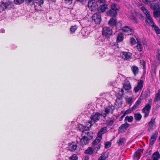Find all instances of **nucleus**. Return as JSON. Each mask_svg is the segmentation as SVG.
Listing matches in <instances>:
<instances>
[{
    "mask_svg": "<svg viewBox=\"0 0 160 160\" xmlns=\"http://www.w3.org/2000/svg\"><path fill=\"white\" fill-rule=\"evenodd\" d=\"M83 128L81 138H77L76 141L78 142H80L81 145H86L88 143L89 141L93 138V134L92 132H89L88 130L89 129L87 128L86 127L82 126Z\"/></svg>",
    "mask_w": 160,
    "mask_h": 160,
    "instance_id": "nucleus-1",
    "label": "nucleus"
},
{
    "mask_svg": "<svg viewBox=\"0 0 160 160\" xmlns=\"http://www.w3.org/2000/svg\"><path fill=\"white\" fill-rule=\"evenodd\" d=\"M101 116V114H100L97 112L93 113L91 117V121H88L87 123V125L85 126L87 127V128L89 129L92 125V122H97L99 120Z\"/></svg>",
    "mask_w": 160,
    "mask_h": 160,
    "instance_id": "nucleus-2",
    "label": "nucleus"
},
{
    "mask_svg": "<svg viewBox=\"0 0 160 160\" xmlns=\"http://www.w3.org/2000/svg\"><path fill=\"white\" fill-rule=\"evenodd\" d=\"M152 99H149L148 103L142 109V112L144 113V118L147 117L149 115L152 105Z\"/></svg>",
    "mask_w": 160,
    "mask_h": 160,
    "instance_id": "nucleus-3",
    "label": "nucleus"
},
{
    "mask_svg": "<svg viewBox=\"0 0 160 160\" xmlns=\"http://www.w3.org/2000/svg\"><path fill=\"white\" fill-rule=\"evenodd\" d=\"M141 9L146 15L147 17L146 22H148L151 26H152L153 24H154L155 23L153 22V20L149 12L144 7H142Z\"/></svg>",
    "mask_w": 160,
    "mask_h": 160,
    "instance_id": "nucleus-4",
    "label": "nucleus"
},
{
    "mask_svg": "<svg viewBox=\"0 0 160 160\" xmlns=\"http://www.w3.org/2000/svg\"><path fill=\"white\" fill-rule=\"evenodd\" d=\"M102 139L101 138L97 136L92 142V147L94 151H96V153H97V151L99 150L100 148L101 144L100 142Z\"/></svg>",
    "mask_w": 160,
    "mask_h": 160,
    "instance_id": "nucleus-5",
    "label": "nucleus"
},
{
    "mask_svg": "<svg viewBox=\"0 0 160 160\" xmlns=\"http://www.w3.org/2000/svg\"><path fill=\"white\" fill-rule=\"evenodd\" d=\"M114 109V107L112 105H110L106 107L105 108L104 110H103L102 111V116H103L104 117H105L107 115L112 114Z\"/></svg>",
    "mask_w": 160,
    "mask_h": 160,
    "instance_id": "nucleus-6",
    "label": "nucleus"
},
{
    "mask_svg": "<svg viewBox=\"0 0 160 160\" xmlns=\"http://www.w3.org/2000/svg\"><path fill=\"white\" fill-rule=\"evenodd\" d=\"M88 7L91 11L95 12L98 9V5L94 0H91L88 2Z\"/></svg>",
    "mask_w": 160,
    "mask_h": 160,
    "instance_id": "nucleus-7",
    "label": "nucleus"
},
{
    "mask_svg": "<svg viewBox=\"0 0 160 160\" xmlns=\"http://www.w3.org/2000/svg\"><path fill=\"white\" fill-rule=\"evenodd\" d=\"M143 86V81L142 80H139L138 81L137 86L134 88V91L135 93H137L139 91H141Z\"/></svg>",
    "mask_w": 160,
    "mask_h": 160,
    "instance_id": "nucleus-8",
    "label": "nucleus"
},
{
    "mask_svg": "<svg viewBox=\"0 0 160 160\" xmlns=\"http://www.w3.org/2000/svg\"><path fill=\"white\" fill-rule=\"evenodd\" d=\"M92 19L95 23H99L101 20L100 13L99 12H97L94 14L92 16Z\"/></svg>",
    "mask_w": 160,
    "mask_h": 160,
    "instance_id": "nucleus-9",
    "label": "nucleus"
},
{
    "mask_svg": "<svg viewBox=\"0 0 160 160\" xmlns=\"http://www.w3.org/2000/svg\"><path fill=\"white\" fill-rule=\"evenodd\" d=\"M112 31L110 28L105 27L103 28L102 34L103 35L107 37H109L112 34Z\"/></svg>",
    "mask_w": 160,
    "mask_h": 160,
    "instance_id": "nucleus-10",
    "label": "nucleus"
},
{
    "mask_svg": "<svg viewBox=\"0 0 160 160\" xmlns=\"http://www.w3.org/2000/svg\"><path fill=\"white\" fill-rule=\"evenodd\" d=\"M132 54L130 52H122L121 54V56L124 60H129L131 58Z\"/></svg>",
    "mask_w": 160,
    "mask_h": 160,
    "instance_id": "nucleus-11",
    "label": "nucleus"
},
{
    "mask_svg": "<svg viewBox=\"0 0 160 160\" xmlns=\"http://www.w3.org/2000/svg\"><path fill=\"white\" fill-rule=\"evenodd\" d=\"M129 126V124L127 123H125L124 124H122L119 128V132L120 133H123L125 132Z\"/></svg>",
    "mask_w": 160,
    "mask_h": 160,
    "instance_id": "nucleus-12",
    "label": "nucleus"
},
{
    "mask_svg": "<svg viewBox=\"0 0 160 160\" xmlns=\"http://www.w3.org/2000/svg\"><path fill=\"white\" fill-rule=\"evenodd\" d=\"M128 17L135 23L138 22L136 14L135 13L129 12L128 14Z\"/></svg>",
    "mask_w": 160,
    "mask_h": 160,
    "instance_id": "nucleus-13",
    "label": "nucleus"
},
{
    "mask_svg": "<svg viewBox=\"0 0 160 160\" xmlns=\"http://www.w3.org/2000/svg\"><path fill=\"white\" fill-rule=\"evenodd\" d=\"M155 123V119L154 118H152L151 121L148 122V130L149 131L152 130L153 129L154 125Z\"/></svg>",
    "mask_w": 160,
    "mask_h": 160,
    "instance_id": "nucleus-14",
    "label": "nucleus"
},
{
    "mask_svg": "<svg viewBox=\"0 0 160 160\" xmlns=\"http://www.w3.org/2000/svg\"><path fill=\"white\" fill-rule=\"evenodd\" d=\"M77 148V145L75 142H72L68 144V149L71 151H74Z\"/></svg>",
    "mask_w": 160,
    "mask_h": 160,
    "instance_id": "nucleus-15",
    "label": "nucleus"
},
{
    "mask_svg": "<svg viewBox=\"0 0 160 160\" xmlns=\"http://www.w3.org/2000/svg\"><path fill=\"white\" fill-rule=\"evenodd\" d=\"M115 121V119L113 118H109L106 120L105 124L108 126H111Z\"/></svg>",
    "mask_w": 160,
    "mask_h": 160,
    "instance_id": "nucleus-16",
    "label": "nucleus"
},
{
    "mask_svg": "<svg viewBox=\"0 0 160 160\" xmlns=\"http://www.w3.org/2000/svg\"><path fill=\"white\" fill-rule=\"evenodd\" d=\"M122 103V98L121 95H118L116 101V105L120 107Z\"/></svg>",
    "mask_w": 160,
    "mask_h": 160,
    "instance_id": "nucleus-17",
    "label": "nucleus"
},
{
    "mask_svg": "<svg viewBox=\"0 0 160 160\" xmlns=\"http://www.w3.org/2000/svg\"><path fill=\"white\" fill-rule=\"evenodd\" d=\"M122 31L127 33L128 35L131 34L133 32V30L128 27L125 26L122 29Z\"/></svg>",
    "mask_w": 160,
    "mask_h": 160,
    "instance_id": "nucleus-18",
    "label": "nucleus"
},
{
    "mask_svg": "<svg viewBox=\"0 0 160 160\" xmlns=\"http://www.w3.org/2000/svg\"><path fill=\"white\" fill-rule=\"evenodd\" d=\"M108 8V5L107 4H103L98 8V10L101 12H104Z\"/></svg>",
    "mask_w": 160,
    "mask_h": 160,
    "instance_id": "nucleus-19",
    "label": "nucleus"
},
{
    "mask_svg": "<svg viewBox=\"0 0 160 160\" xmlns=\"http://www.w3.org/2000/svg\"><path fill=\"white\" fill-rule=\"evenodd\" d=\"M107 131V127H104L102 128L98 133V137L102 138V135L105 133Z\"/></svg>",
    "mask_w": 160,
    "mask_h": 160,
    "instance_id": "nucleus-20",
    "label": "nucleus"
},
{
    "mask_svg": "<svg viewBox=\"0 0 160 160\" xmlns=\"http://www.w3.org/2000/svg\"><path fill=\"white\" fill-rule=\"evenodd\" d=\"M142 99L140 98L138 99V100L135 103L133 106L132 108V110L136 109L139 106L141 102Z\"/></svg>",
    "mask_w": 160,
    "mask_h": 160,
    "instance_id": "nucleus-21",
    "label": "nucleus"
},
{
    "mask_svg": "<svg viewBox=\"0 0 160 160\" xmlns=\"http://www.w3.org/2000/svg\"><path fill=\"white\" fill-rule=\"evenodd\" d=\"M111 8L116 12L119 10L120 8V6L115 3H112L111 5Z\"/></svg>",
    "mask_w": 160,
    "mask_h": 160,
    "instance_id": "nucleus-22",
    "label": "nucleus"
},
{
    "mask_svg": "<svg viewBox=\"0 0 160 160\" xmlns=\"http://www.w3.org/2000/svg\"><path fill=\"white\" fill-rule=\"evenodd\" d=\"M93 152L96 153V151H94L92 146L91 147L88 148L85 151V153L91 155Z\"/></svg>",
    "mask_w": 160,
    "mask_h": 160,
    "instance_id": "nucleus-23",
    "label": "nucleus"
},
{
    "mask_svg": "<svg viewBox=\"0 0 160 160\" xmlns=\"http://www.w3.org/2000/svg\"><path fill=\"white\" fill-rule=\"evenodd\" d=\"M131 69L133 73L135 76L138 74L139 72V68L138 67L135 66H133L131 67Z\"/></svg>",
    "mask_w": 160,
    "mask_h": 160,
    "instance_id": "nucleus-24",
    "label": "nucleus"
},
{
    "mask_svg": "<svg viewBox=\"0 0 160 160\" xmlns=\"http://www.w3.org/2000/svg\"><path fill=\"white\" fill-rule=\"evenodd\" d=\"M151 8L152 9L157 10L160 9V5L156 3H152L150 5Z\"/></svg>",
    "mask_w": 160,
    "mask_h": 160,
    "instance_id": "nucleus-25",
    "label": "nucleus"
},
{
    "mask_svg": "<svg viewBox=\"0 0 160 160\" xmlns=\"http://www.w3.org/2000/svg\"><path fill=\"white\" fill-rule=\"evenodd\" d=\"M107 14L108 16L115 17L117 14V12L116 11L111 9L107 12Z\"/></svg>",
    "mask_w": 160,
    "mask_h": 160,
    "instance_id": "nucleus-26",
    "label": "nucleus"
},
{
    "mask_svg": "<svg viewBox=\"0 0 160 160\" xmlns=\"http://www.w3.org/2000/svg\"><path fill=\"white\" fill-rule=\"evenodd\" d=\"M117 23L116 19L115 17L111 18L108 22V24L110 26L115 25Z\"/></svg>",
    "mask_w": 160,
    "mask_h": 160,
    "instance_id": "nucleus-27",
    "label": "nucleus"
},
{
    "mask_svg": "<svg viewBox=\"0 0 160 160\" xmlns=\"http://www.w3.org/2000/svg\"><path fill=\"white\" fill-rule=\"evenodd\" d=\"M89 34V32L87 30L84 29H82L81 34L82 36V38H85L87 37L88 36Z\"/></svg>",
    "mask_w": 160,
    "mask_h": 160,
    "instance_id": "nucleus-28",
    "label": "nucleus"
},
{
    "mask_svg": "<svg viewBox=\"0 0 160 160\" xmlns=\"http://www.w3.org/2000/svg\"><path fill=\"white\" fill-rule=\"evenodd\" d=\"M142 151L141 150H138L135 152L134 154V157L135 159L139 158L141 156Z\"/></svg>",
    "mask_w": 160,
    "mask_h": 160,
    "instance_id": "nucleus-29",
    "label": "nucleus"
},
{
    "mask_svg": "<svg viewBox=\"0 0 160 160\" xmlns=\"http://www.w3.org/2000/svg\"><path fill=\"white\" fill-rule=\"evenodd\" d=\"M157 34H160V29L155 24L151 26Z\"/></svg>",
    "mask_w": 160,
    "mask_h": 160,
    "instance_id": "nucleus-30",
    "label": "nucleus"
},
{
    "mask_svg": "<svg viewBox=\"0 0 160 160\" xmlns=\"http://www.w3.org/2000/svg\"><path fill=\"white\" fill-rule=\"evenodd\" d=\"M123 87L124 89L126 90H129L131 88V86L129 81H127L126 82L123 84Z\"/></svg>",
    "mask_w": 160,
    "mask_h": 160,
    "instance_id": "nucleus-31",
    "label": "nucleus"
},
{
    "mask_svg": "<svg viewBox=\"0 0 160 160\" xmlns=\"http://www.w3.org/2000/svg\"><path fill=\"white\" fill-rule=\"evenodd\" d=\"M160 158V154L158 152H155L153 155V160H159L158 159Z\"/></svg>",
    "mask_w": 160,
    "mask_h": 160,
    "instance_id": "nucleus-32",
    "label": "nucleus"
},
{
    "mask_svg": "<svg viewBox=\"0 0 160 160\" xmlns=\"http://www.w3.org/2000/svg\"><path fill=\"white\" fill-rule=\"evenodd\" d=\"M5 3L6 6V8L10 9L13 7V3L12 2L8 1Z\"/></svg>",
    "mask_w": 160,
    "mask_h": 160,
    "instance_id": "nucleus-33",
    "label": "nucleus"
},
{
    "mask_svg": "<svg viewBox=\"0 0 160 160\" xmlns=\"http://www.w3.org/2000/svg\"><path fill=\"white\" fill-rule=\"evenodd\" d=\"M137 48L138 51L141 52L142 50V47L141 45L140 42L137 39Z\"/></svg>",
    "mask_w": 160,
    "mask_h": 160,
    "instance_id": "nucleus-34",
    "label": "nucleus"
},
{
    "mask_svg": "<svg viewBox=\"0 0 160 160\" xmlns=\"http://www.w3.org/2000/svg\"><path fill=\"white\" fill-rule=\"evenodd\" d=\"M134 117L137 121H139L142 118L141 114L139 113H136L134 114Z\"/></svg>",
    "mask_w": 160,
    "mask_h": 160,
    "instance_id": "nucleus-35",
    "label": "nucleus"
},
{
    "mask_svg": "<svg viewBox=\"0 0 160 160\" xmlns=\"http://www.w3.org/2000/svg\"><path fill=\"white\" fill-rule=\"evenodd\" d=\"M123 37L122 34L120 33L118 34L117 38V42H120L123 41Z\"/></svg>",
    "mask_w": 160,
    "mask_h": 160,
    "instance_id": "nucleus-36",
    "label": "nucleus"
},
{
    "mask_svg": "<svg viewBox=\"0 0 160 160\" xmlns=\"http://www.w3.org/2000/svg\"><path fill=\"white\" fill-rule=\"evenodd\" d=\"M160 100V89L159 90L158 93L155 95L154 101L157 102Z\"/></svg>",
    "mask_w": 160,
    "mask_h": 160,
    "instance_id": "nucleus-37",
    "label": "nucleus"
},
{
    "mask_svg": "<svg viewBox=\"0 0 160 160\" xmlns=\"http://www.w3.org/2000/svg\"><path fill=\"white\" fill-rule=\"evenodd\" d=\"M125 141V139L124 138H120L117 141V143L119 145H121L124 143Z\"/></svg>",
    "mask_w": 160,
    "mask_h": 160,
    "instance_id": "nucleus-38",
    "label": "nucleus"
},
{
    "mask_svg": "<svg viewBox=\"0 0 160 160\" xmlns=\"http://www.w3.org/2000/svg\"><path fill=\"white\" fill-rule=\"evenodd\" d=\"M25 2L28 5L32 6L33 5L35 2L34 0H24Z\"/></svg>",
    "mask_w": 160,
    "mask_h": 160,
    "instance_id": "nucleus-39",
    "label": "nucleus"
},
{
    "mask_svg": "<svg viewBox=\"0 0 160 160\" xmlns=\"http://www.w3.org/2000/svg\"><path fill=\"white\" fill-rule=\"evenodd\" d=\"M77 27L76 25L71 26L70 28V33L72 34L77 29Z\"/></svg>",
    "mask_w": 160,
    "mask_h": 160,
    "instance_id": "nucleus-40",
    "label": "nucleus"
},
{
    "mask_svg": "<svg viewBox=\"0 0 160 160\" xmlns=\"http://www.w3.org/2000/svg\"><path fill=\"white\" fill-rule=\"evenodd\" d=\"M153 14L155 17H160V9L159 10H155L153 12Z\"/></svg>",
    "mask_w": 160,
    "mask_h": 160,
    "instance_id": "nucleus-41",
    "label": "nucleus"
},
{
    "mask_svg": "<svg viewBox=\"0 0 160 160\" xmlns=\"http://www.w3.org/2000/svg\"><path fill=\"white\" fill-rule=\"evenodd\" d=\"M24 0H14V3L16 5H19L23 3Z\"/></svg>",
    "mask_w": 160,
    "mask_h": 160,
    "instance_id": "nucleus-42",
    "label": "nucleus"
},
{
    "mask_svg": "<svg viewBox=\"0 0 160 160\" xmlns=\"http://www.w3.org/2000/svg\"><path fill=\"white\" fill-rule=\"evenodd\" d=\"M78 157L76 154H73L71 157H70L69 160H78Z\"/></svg>",
    "mask_w": 160,
    "mask_h": 160,
    "instance_id": "nucleus-43",
    "label": "nucleus"
},
{
    "mask_svg": "<svg viewBox=\"0 0 160 160\" xmlns=\"http://www.w3.org/2000/svg\"><path fill=\"white\" fill-rule=\"evenodd\" d=\"M133 118L132 116H127L125 118V120L128 121L129 122H131L133 120Z\"/></svg>",
    "mask_w": 160,
    "mask_h": 160,
    "instance_id": "nucleus-44",
    "label": "nucleus"
},
{
    "mask_svg": "<svg viewBox=\"0 0 160 160\" xmlns=\"http://www.w3.org/2000/svg\"><path fill=\"white\" fill-rule=\"evenodd\" d=\"M6 8V6L5 3H1L0 4V9L2 10H4Z\"/></svg>",
    "mask_w": 160,
    "mask_h": 160,
    "instance_id": "nucleus-45",
    "label": "nucleus"
},
{
    "mask_svg": "<svg viewBox=\"0 0 160 160\" xmlns=\"http://www.w3.org/2000/svg\"><path fill=\"white\" fill-rule=\"evenodd\" d=\"M36 3L38 5V6L42 4L44 2V0H34Z\"/></svg>",
    "mask_w": 160,
    "mask_h": 160,
    "instance_id": "nucleus-46",
    "label": "nucleus"
},
{
    "mask_svg": "<svg viewBox=\"0 0 160 160\" xmlns=\"http://www.w3.org/2000/svg\"><path fill=\"white\" fill-rule=\"evenodd\" d=\"M128 104H131L132 102V98L130 97L125 98Z\"/></svg>",
    "mask_w": 160,
    "mask_h": 160,
    "instance_id": "nucleus-47",
    "label": "nucleus"
},
{
    "mask_svg": "<svg viewBox=\"0 0 160 160\" xmlns=\"http://www.w3.org/2000/svg\"><path fill=\"white\" fill-rule=\"evenodd\" d=\"M105 148H109L111 145V143L110 142H106L105 144Z\"/></svg>",
    "mask_w": 160,
    "mask_h": 160,
    "instance_id": "nucleus-48",
    "label": "nucleus"
},
{
    "mask_svg": "<svg viewBox=\"0 0 160 160\" xmlns=\"http://www.w3.org/2000/svg\"><path fill=\"white\" fill-rule=\"evenodd\" d=\"M106 157L104 155H101L98 159V160H106Z\"/></svg>",
    "mask_w": 160,
    "mask_h": 160,
    "instance_id": "nucleus-49",
    "label": "nucleus"
},
{
    "mask_svg": "<svg viewBox=\"0 0 160 160\" xmlns=\"http://www.w3.org/2000/svg\"><path fill=\"white\" fill-rule=\"evenodd\" d=\"M113 91L115 92L117 94L118 93H120L119 92H120V89L118 88H114L113 89Z\"/></svg>",
    "mask_w": 160,
    "mask_h": 160,
    "instance_id": "nucleus-50",
    "label": "nucleus"
},
{
    "mask_svg": "<svg viewBox=\"0 0 160 160\" xmlns=\"http://www.w3.org/2000/svg\"><path fill=\"white\" fill-rule=\"evenodd\" d=\"M131 43L132 44H134L136 43V42L135 39L132 38H131Z\"/></svg>",
    "mask_w": 160,
    "mask_h": 160,
    "instance_id": "nucleus-51",
    "label": "nucleus"
},
{
    "mask_svg": "<svg viewBox=\"0 0 160 160\" xmlns=\"http://www.w3.org/2000/svg\"><path fill=\"white\" fill-rule=\"evenodd\" d=\"M157 57L159 61L160 60V51L159 50H158L157 52Z\"/></svg>",
    "mask_w": 160,
    "mask_h": 160,
    "instance_id": "nucleus-52",
    "label": "nucleus"
},
{
    "mask_svg": "<svg viewBox=\"0 0 160 160\" xmlns=\"http://www.w3.org/2000/svg\"><path fill=\"white\" fill-rule=\"evenodd\" d=\"M142 2L146 4H149L150 2L148 0H142Z\"/></svg>",
    "mask_w": 160,
    "mask_h": 160,
    "instance_id": "nucleus-53",
    "label": "nucleus"
},
{
    "mask_svg": "<svg viewBox=\"0 0 160 160\" xmlns=\"http://www.w3.org/2000/svg\"><path fill=\"white\" fill-rule=\"evenodd\" d=\"M98 2L100 3H102L103 4H105V3L106 2V0H98Z\"/></svg>",
    "mask_w": 160,
    "mask_h": 160,
    "instance_id": "nucleus-54",
    "label": "nucleus"
},
{
    "mask_svg": "<svg viewBox=\"0 0 160 160\" xmlns=\"http://www.w3.org/2000/svg\"><path fill=\"white\" fill-rule=\"evenodd\" d=\"M80 2H81L83 4H84L87 2V0H76Z\"/></svg>",
    "mask_w": 160,
    "mask_h": 160,
    "instance_id": "nucleus-55",
    "label": "nucleus"
},
{
    "mask_svg": "<svg viewBox=\"0 0 160 160\" xmlns=\"http://www.w3.org/2000/svg\"><path fill=\"white\" fill-rule=\"evenodd\" d=\"M155 140H156V139H154V138H151L150 140V143L151 144L155 142Z\"/></svg>",
    "mask_w": 160,
    "mask_h": 160,
    "instance_id": "nucleus-56",
    "label": "nucleus"
},
{
    "mask_svg": "<svg viewBox=\"0 0 160 160\" xmlns=\"http://www.w3.org/2000/svg\"><path fill=\"white\" fill-rule=\"evenodd\" d=\"M115 82H109V85H110V86H113L115 84Z\"/></svg>",
    "mask_w": 160,
    "mask_h": 160,
    "instance_id": "nucleus-57",
    "label": "nucleus"
},
{
    "mask_svg": "<svg viewBox=\"0 0 160 160\" xmlns=\"http://www.w3.org/2000/svg\"><path fill=\"white\" fill-rule=\"evenodd\" d=\"M65 1L66 3H68L69 4H71L72 2V0H65Z\"/></svg>",
    "mask_w": 160,
    "mask_h": 160,
    "instance_id": "nucleus-58",
    "label": "nucleus"
},
{
    "mask_svg": "<svg viewBox=\"0 0 160 160\" xmlns=\"http://www.w3.org/2000/svg\"><path fill=\"white\" fill-rule=\"evenodd\" d=\"M104 100V98H98L97 99V103L99 102L100 101H102L103 100Z\"/></svg>",
    "mask_w": 160,
    "mask_h": 160,
    "instance_id": "nucleus-59",
    "label": "nucleus"
},
{
    "mask_svg": "<svg viewBox=\"0 0 160 160\" xmlns=\"http://www.w3.org/2000/svg\"><path fill=\"white\" fill-rule=\"evenodd\" d=\"M132 109L131 110H127L125 112V114H127L128 113H130L131 112Z\"/></svg>",
    "mask_w": 160,
    "mask_h": 160,
    "instance_id": "nucleus-60",
    "label": "nucleus"
},
{
    "mask_svg": "<svg viewBox=\"0 0 160 160\" xmlns=\"http://www.w3.org/2000/svg\"><path fill=\"white\" fill-rule=\"evenodd\" d=\"M157 137V136L156 135L153 134L151 138L155 139H156Z\"/></svg>",
    "mask_w": 160,
    "mask_h": 160,
    "instance_id": "nucleus-61",
    "label": "nucleus"
},
{
    "mask_svg": "<svg viewBox=\"0 0 160 160\" xmlns=\"http://www.w3.org/2000/svg\"><path fill=\"white\" fill-rule=\"evenodd\" d=\"M0 32L2 33H4L5 32V30L3 29H1L0 30Z\"/></svg>",
    "mask_w": 160,
    "mask_h": 160,
    "instance_id": "nucleus-62",
    "label": "nucleus"
},
{
    "mask_svg": "<svg viewBox=\"0 0 160 160\" xmlns=\"http://www.w3.org/2000/svg\"><path fill=\"white\" fill-rule=\"evenodd\" d=\"M34 8H35V10L36 11H39V10H40V9H38V8H37V6H34Z\"/></svg>",
    "mask_w": 160,
    "mask_h": 160,
    "instance_id": "nucleus-63",
    "label": "nucleus"
},
{
    "mask_svg": "<svg viewBox=\"0 0 160 160\" xmlns=\"http://www.w3.org/2000/svg\"><path fill=\"white\" fill-rule=\"evenodd\" d=\"M121 92H122V93H123V90L122 89H121Z\"/></svg>",
    "mask_w": 160,
    "mask_h": 160,
    "instance_id": "nucleus-64",
    "label": "nucleus"
}]
</instances>
